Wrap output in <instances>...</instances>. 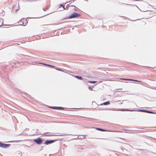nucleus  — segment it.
<instances>
[{"label":"nucleus","instance_id":"obj_1","mask_svg":"<svg viewBox=\"0 0 156 156\" xmlns=\"http://www.w3.org/2000/svg\"><path fill=\"white\" fill-rule=\"evenodd\" d=\"M81 16V15L79 13L76 12H74L71 14L70 16L67 17L66 19H72L73 18H78Z\"/></svg>","mask_w":156,"mask_h":156},{"label":"nucleus","instance_id":"obj_2","mask_svg":"<svg viewBox=\"0 0 156 156\" xmlns=\"http://www.w3.org/2000/svg\"><path fill=\"white\" fill-rule=\"evenodd\" d=\"M33 140L36 144L39 145L41 144L42 142V139L40 137L34 139Z\"/></svg>","mask_w":156,"mask_h":156},{"label":"nucleus","instance_id":"obj_3","mask_svg":"<svg viewBox=\"0 0 156 156\" xmlns=\"http://www.w3.org/2000/svg\"><path fill=\"white\" fill-rule=\"evenodd\" d=\"M11 145L10 144H6L3 143L0 141V147L2 148H6Z\"/></svg>","mask_w":156,"mask_h":156},{"label":"nucleus","instance_id":"obj_4","mask_svg":"<svg viewBox=\"0 0 156 156\" xmlns=\"http://www.w3.org/2000/svg\"><path fill=\"white\" fill-rule=\"evenodd\" d=\"M20 9V8H19V4L14 5L12 8V10H15L16 12L18 10H19Z\"/></svg>","mask_w":156,"mask_h":156},{"label":"nucleus","instance_id":"obj_5","mask_svg":"<svg viewBox=\"0 0 156 156\" xmlns=\"http://www.w3.org/2000/svg\"><path fill=\"white\" fill-rule=\"evenodd\" d=\"M56 141V140H46L44 143V144L46 145H48L51 144H52L55 141Z\"/></svg>","mask_w":156,"mask_h":156},{"label":"nucleus","instance_id":"obj_6","mask_svg":"<svg viewBox=\"0 0 156 156\" xmlns=\"http://www.w3.org/2000/svg\"><path fill=\"white\" fill-rule=\"evenodd\" d=\"M49 108L53 109L59 110H64L65 109L64 108L62 107L49 106Z\"/></svg>","mask_w":156,"mask_h":156},{"label":"nucleus","instance_id":"obj_7","mask_svg":"<svg viewBox=\"0 0 156 156\" xmlns=\"http://www.w3.org/2000/svg\"><path fill=\"white\" fill-rule=\"evenodd\" d=\"M120 79L121 80H129V81H134L141 82L140 81H139L138 80H133V79H123V78H120Z\"/></svg>","mask_w":156,"mask_h":156},{"label":"nucleus","instance_id":"obj_8","mask_svg":"<svg viewBox=\"0 0 156 156\" xmlns=\"http://www.w3.org/2000/svg\"><path fill=\"white\" fill-rule=\"evenodd\" d=\"M86 136L85 135H79L77 136V138H79L80 139H83L85 138Z\"/></svg>","mask_w":156,"mask_h":156},{"label":"nucleus","instance_id":"obj_9","mask_svg":"<svg viewBox=\"0 0 156 156\" xmlns=\"http://www.w3.org/2000/svg\"><path fill=\"white\" fill-rule=\"evenodd\" d=\"M70 6H72V7H76V6H75V5H69V4H68V5H67L66 6V8H65V9H66L67 10H68L69 9V8Z\"/></svg>","mask_w":156,"mask_h":156},{"label":"nucleus","instance_id":"obj_10","mask_svg":"<svg viewBox=\"0 0 156 156\" xmlns=\"http://www.w3.org/2000/svg\"><path fill=\"white\" fill-rule=\"evenodd\" d=\"M75 77L79 80H82L83 79L81 76H75Z\"/></svg>","mask_w":156,"mask_h":156},{"label":"nucleus","instance_id":"obj_11","mask_svg":"<svg viewBox=\"0 0 156 156\" xmlns=\"http://www.w3.org/2000/svg\"><path fill=\"white\" fill-rule=\"evenodd\" d=\"M65 3L60 4V6L59 7V8L62 7L63 8V9H65Z\"/></svg>","mask_w":156,"mask_h":156},{"label":"nucleus","instance_id":"obj_12","mask_svg":"<svg viewBox=\"0 0 156 156\" xmlns=\"http://www.w3.org/2000/svg\"><path fill=\"white\" fill-rule=\"evenodd\" d=\"M110 102L109 101H107L105 102L103 104H101V105H107L110 104Z\"/></svg>","mask_w":156,"mask_h":156},{"label":"nucleus","instance_id":"obj_13","mask_svg":"<svg viewBox=\"0 0 156 156\" xmlns=\"http://www.w3.org/2000/svg\"><path fill=\"white\" fill-rule=\"evenodd\" d=\"M57 70H58V71H62V72H64V71L61 69H60L59 68H57V67H55V68Z\"/></svg>","mask_w":156,"mask_h":156},{"label":"nucleus","instance_id":"obj_14","mask_svg":"<svg viewBox=\"0 0 156 156\" xmlns=\"http://www.w3.org/2000/svg\"><path fill=\"white\" fill-rule=\"evenodd\" d=\"M98 130H100V131H107L106 130H105V129H100V128H98Z\"/></svg>","mask_w":156,"mask_h":156},{"label":"nucleus","instance_id":"obj_15","mask_svg":"<svg viewBox=\"0 0 156 156\" xmlns=\"http://www.w3.org/2000/svg\"><path fill=\"white\" fill-rule=\"evenodd\" d=\"M22 1L23 2H32L33 1H32L30 0H22Z\"/></svg>","mask_w":156,"mask_h":156},{"label":"nucleus","instance_id":"obj_16","mask_svg":"<svg viewBox=\"0 0 156 156\" xmlns=\"http://www.w3.org/2000/svg\"><path fill=\"white\" fill-rule=\"evenodd\" d=\"M97 81H88V82L91 83H96Z\"/></svg>","mask_w":156,"mask_h":156},{"label":"nucleus","instance_id":"obj_17","mask_svg":"<svg viewBox=\"0 0 156 156\" xmlns=\"http://www.w3.org/2000/svg\"><path fill=\"white\" fill-rule=\"evenodd\" d=\"M141 111L143 112H147L148 113H152V112H151V111H147L144 110H142Z\"/></svg>","mask_w":156,"mask_h":156},{"label":"nucleus","instance_id":"obj_18","mask_svg":"<svg viewBox=\"0 0 156 156\" xmlns=\"http://www.w3.org/2000/svg\"><path fill=\"white\" fill-rule=\"evenodd\" d=\"M93 88V87L90 86L88 87V88L90 90H93L92 89Z\"/></svg>","mask_w":156,"mask_h":156},{"label":"nucleus","instance_id":"obj_19","mask_svg":"<svg viewBox=\"0 0 156 156\" xmlns=\"http://www.w3.org/2000/svg\"><path fill=\"white\" fill-rule=\"evenodd\" d=\"M47 66H48L51 67L53 68H55V66H54L51 65H50V64L47 65Z\"/></svg>","mask_w":156,"mask_h":156},{"label":"nucleus","instance_id":"obj_20","mask_svg":"<svg viewBox=\"0 0 156 156\" xmlns=\"http://www.w3.org/2000/svg\"><path fill=\"white\" fill-rule=\"evenodd\" d=\"M92 105H97V104L95 102L93 101L92 102Z\"/></svg>","mask_w":156,"mask_h":156},{"label":"nucleus","instance_id":"obj_21","mask_svg":"<svg viewBox=\"0 0 156 156\" xmlns=\"http://www.w3.org/2000/svg\"><path fill=\"white\" fill-rule=\"evenodd\" d=\"M48 133H47V132H46V133H44V134H43V135H44V136H50V135H46V134Z\"/></svg>","mask_w":156,"mask_h":156},{"label":"nucleus","instance_id":"obj_22","mask_svg":"<svg viewBox=\"0 0 156 156\" xmlns=\"http://www.w3.org/2000/svg\"><path fill=\"white\" fill-rule=\"evenodd\" d=\"M40 63L41 64H44V65H47H47L48 64H46V63Z\"/></svg>","mask_w":156,"mask_h":156},{"label":"nucleus","instance_id":"obj_23","mask_svg":"<svg viewBox=\"0 0 156 156\" xmlns=\"http://www.w3.org/2000/svg\"><path fill=\"white\" fill-rule=\"evenodd\" d=\"M45 15H44L43 16H41V17H37V18H41V17H43V16H45Z\"/></svg>","mask_w":156,"mask_h":156},{"label":"nucleus","instance_id":"obj_24","mask_svg":"<svg viewBox=\"0 0 156 156\" xmlns=\"http://www.w3.org/2000/svg\"><path fill=\"white\" fill-rule=\"evenodd\" d=\"M49 6H47V7H46V9H48L49 8Z\"/></svg>","mask_w":156,"mask_h":156},{"label":"nucleus","instance_id":"obj_25","mask_svg":"<svg viewBox=\"0 0 156 156\" xmlns=\"http://www.w3.org/2000/svg\"><path fill=\"white\" fill-rule=\"evenodd\" d=\"M22 24H20L19 25H22H22H23V24H24V23H23V22H22Z\"/></svg>","mask_w":156,"mask_h":156},{"label":"nucleus","instance_id":"obj_26","mask_svg":"<svg viewBox=\"0 0 156 156\" xmlns=\"http://www.w3.org/2000/svg\"><path fill=\"white\" fill-rule=\"evenodd\" d=\"M25 21H27V20H25ZM26 22H25V24H26Z\"/></svg>","mask_w":156,"mask_h":156},{"label":"nucleus","instance_id":"obj_27","mask_svg":"<svg viewBox=\"0 0 156 156\" xmlns=\"http://www.w3.org/2000/svg\"><path fill=\"white\" fill-rule=\"evenodd\" d=\"M11 142V141H8V142Z\"/></svg>","mask_w":156,"mask_h":156},{"label":"nucleus","instance_id":"obj_28","mask_svg":"<svg viewBox=\"0 0 156 156\" xmlns=\"http://www.w3.org/2000/svg\"><path fill=\"white\" fill-rule=\"evenodd\" d=\"M127 130V129H124L123 130L124 131H126V130Z\"/></svg>","mask_w":156,"mask_h":156},{"label":"nucleus","instance_id":"obj_29","mask_svg":"<svg viewBox=\"0 0 156 156\" xmlns=\"http://www.w3.org/2000/svg\"><path fill=\"white\" fill-rule=\"evenodd\" d=\"M27 95L29 96V95L27 94H26V96H27Z\"/></svg>","mask_w":156,"mask_h":156},{"label":"nucleus","instance_id":"obj_30","mask_svg":"<svg viewBox=\"0 0 156 156\" xmlns=\"http://www.w3.org/2000/svg\"><path fill=\"white\" fill-rule=\"evenodd\" d=\"M95 129L98 130V128H96Z\"/></svg>","mask_w":156,"mask_h":156},{"label":"nucleus","instance_id":"obj_31","mask_svg":"<svg viewBox=\"0 0 156 156\" xmlns=\"http://www.w3.org/2000/svg\"><path fill=\"white\" fill-rule=\"evenodd\" d=\"M22 20H24V18L22 19L21 20H22Z\"/></svg>","mask_w":156,"mask_h":156},{"label":"nucleus","instance_id":"obj_32","mask_svg":"<svg viewBox=\"0 0 156 156\" xmlns=\"http://www.w3.org/2000/svg\"><path fill=\"white\" fill-rule=\"evenodd\" d=\"M77 138V136H76V137H75L74 138L75 139H76L75 138Z\"/></svg>","mask_w":156,"mask_h":156},{"label":"nucleus","instance_id":"obj_33","mask_svg":"<svg viewBox=\"0 0 156 156\" xmlns=\"http://www.w3.org/2000/svg\"><path fill=\"white\" fill-rule=\"evenodd\" d=\"M20 22H21V21H20V22H19L18 23H20Z\"/></svg>","mask_w":156,"mask_h":156}]
</instances>
